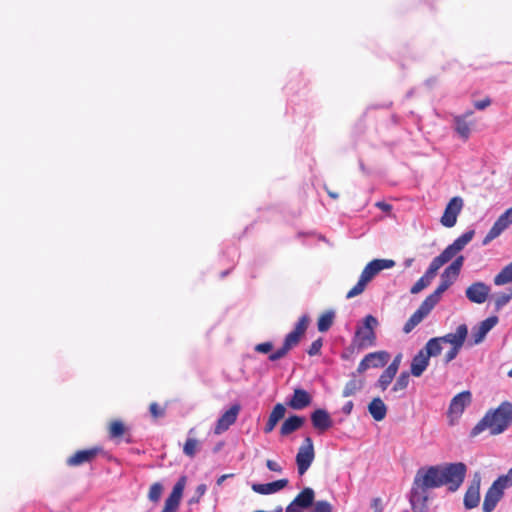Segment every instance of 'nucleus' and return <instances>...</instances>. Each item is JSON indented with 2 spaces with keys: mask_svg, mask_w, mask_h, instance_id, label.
Masks as SVG:
<instances>
[{
  "mask_svg": "<svg viewBox=\"0 0 512 512\" xmlns=\"http://www.w3.org/2000/svg\"><path fill=\"white\" fill-rule=\"evenodd\" d=\"M466 471V465L461 462L436 465L419 469L414 479L427 490L449 485V490L454 492L463 483Z\"/></svg>",
  "mask_w": 512,
  "mask_h": 512,
  "instance_id": "nucleus-1",
  "label": "nucleus"
},
{
  "mask_svg": "<svg viewBox=\"0 0 512 512\" xmlns=\"http://www.w3.org/2000/svg\"><path fill=\"white\" fill-rule=\"evenodd\" d=\"M512 424V403L502 402L496 409H490L484 417L473 427L470 435L475 437L488 429L491 435H499Z\"/></svg>",
  "mask_w": 512,
  "mask_h": 512,
  "instance_id": "nucleus-2",
  "label": "nucleus"
},
{
  "mask_svg": "<svg viewBox=\"0 0 512 512\" xmlns=\"http://www.w3.org/2000/svg\"><path fill=\"white\" fill-rule=\"evenodd\" d=\"M395 266V261L391 259H374L370 261L363 269L356 285L348 291V299L360 295L366 288V285L382 270L390 269Z\"/></svg>",
  "mask_w": 512,
  "mask_h": 512,
  "instance_id": "nucleus-3",
  "label": "nucleus"
},
{
  "mask_svg": "<svg viewBox=\"0 0 512 512\" xmlns=\"http://www.w3.org/2000/svg\"><path fill=\"white\" fill-rule=\"evenodd\" d=\"M512 486V467L505 475L499 476L485 494L483 512H492L504 494V490Z\"/></svg>",
  "mask_w": 512,
  "mask_h": 512,
  "instance_id": "nucleus-4",
  "label": "nucleus"
},
{
  "mask_svg": "<svg viewBox=\"0 0 512 512\" xmlns=\"http://www.w3.org/2000/svg\"><path fill=\"white\" fill-rule=\"evenodd\" d=\"M378 320L373 315H367L363 320V325L356 329L353 339V346L362 350L375 345V328Z\"/></svg>",
  "mask_w": 512,
  "mask_h": 512,
  "instance_id": "nucleus-5",
  "label": "nucleus"
},
{
  "mask_svg": "<svg viewBox=\"0 0 512 512\" xmlns=\"http://www.w3.org/2000/svg\"><path fill=\"white\" fill-rule=\"evenodd\" d=\"M315 457L313 441L310 437H306L303 444L299 447L296 455V464L299 475H303L311 466Z\"/></svg>",
  "mask_w": 512,
  "mask_h": 512,
  "instance_id": "nucleus-6",
  "label": "nucleus"
},
{
  "mask_svg": "<svg viewBox=\"0 0 512 512\" xmlns=\"http://www.w3.org/2000/svg\"><path fill=\"white\" fill-rule=\"evenodd\" d=\"M409 501L414 512H426L428 510V490L414 479L410 491Z\"/></svg>",
  "mask_w": 512,
  "mask_h": 512,
  "instance_id": "nucleus-7",
  "label": "nucleus"
},
{
  "mask_svg": "<svg viewBox=\"0 0 512 512\" xmlns=\"http://www.w3.org/2000/svg\"><path fill=\"white\" fill-rule=\"evenodd\" d=\"M512 224V207L499 216L487 235L484 237L482 244L488 245L492 240L501 235Z\"/></svg>",
  "mask_w": 512,
  "mask_h": 512,
  "instance_id": "nucleus-8",
  "label": "nucleus"
},
{
  "mask_svg": "<svg viewBox=\"0 0 512 512\" xmlns=\"http://www.w3.org/2000/svg\"><path fill=\"white\" fill-rule=\"evenodd\" d=\"M512 224V207L499 216L487 235L484 237L482 244L488 245L492 240L501 235Z\"/></svg>",
  "mask_w": 512,
  "mask_h": 512,
  "instance_id": "nucleus-9",
  "label": "nucleus"
},
{
  "mask_svg": "<svg viewBox=\"0 0 512 512\" xmlns=\"http://www.w3.org/2000/svg\"><path fill=\"white\" fill-rule=\"evenodd\" d=\"M512 224V207L499 216L487 235L484 237L482 244L488 245L492 240L501 235Z\"/></svg>",
  "mask_w": 512,
  "mask_h": 512,
  "instance_id": "nucleus-10",
  "label": "nucleus"
},
{
  "mask_svg": "<svg viewBox=\"0 0 512 512\" xmlns=\"http://www.w3.org/2000/svg\"><path fill=\"white\" fill-rule=\"evenodd\" d=\"M512 224V207L499 216L487 235L484 237L482 244L488 245L492 240L501 235Z\"/></svg>",
  "mask_w": 512,
  "mask_h": 512,
  "instance_id": "nucleus-11",
  "label": "nucleus"
},
{
  "mask_svg": "<svg viewBox=\"0 0 512 512\" xmlns=\"http://www.w3.org/2000/svg\"><path fill=\"white\" fill-rule=\"evenodd\" d=\"M463 207V200L461 197H453L447 204L444 213L441 217V224L444 227L451 228L457 222V217Z\"/></svg>",
  "mask_w": 512,
  "mask_h": 512,
  "instance_id": "nucleus-12",
  "label": "nucleus"
},
{
  "mask_svg": "<svg viewBox=\"0 0 512 512\" xmlns=\"http://www.w3.org/2000/svg\"><path fill=\"white\" fill-rule=\"evenodd\" d=\"M390 355L385 351L367 354L359 363L357 373H363L369 368H380L387 364Z\"/></svg>",
  "mask_w": 512,
  "mask_h": 512,
  "instance_id": "nucleus-13",
  "label": "nucleus"
},
{
  "mask_svg": "<svg viewBox=\"0 0 512 512\" xmlns=\"http://www.w3.org/2000/svg\"><path fill=\"white\" fill-rule=\"evenodd\" d=\"M498 323V317L491 316L474 326L471 330L470 345L482 343L489 331Z\"/></svg>",
  "mask_w": 512,
  "mask_h": 512,
  "instance_id": "nucleus-14",
  "label": "nucleus"
},
{
  "mask_svg": "<svg viewBox=\"0 0 512 512\" xmlns=\"http://www.w3.org/2000/svg\"><path fill=\"white\" fill-rule=\"evenodd\" d=\"M472 114L473 111L470 110L462 115H456L453 117L454 129L459 137L465 141L470 137L471 131L475 126V121L467 120Z\"/></svg>",
  "mask_w": 512,
  "mask_h": 512,
  "instance_id": "nucleus-15",
  "label": "nucleus"
},
{
  "mask_svg": "<svg viewBox=\"0 0 512 512\" xmlns=\"http://www.w3.org/2000/svg\"><path fill=\"white\" fill-rule=\"evenodd\" d=\"M490 293V287L483 282H475L471 284L465 291L469 301L477 304L484 303Z\"/></svg>",
  "mask_w": 512,
  "mask_h": 512,
  "instance_id": "nucleus-16",
  "label": "nucleus"
},
{
  "mask_svg": "<svg viewBox=\"0 0 512 512\" xmlns=\"http://www.w3.org/2000/svg\"><path fill=\"white\" fill-rule=\"evenodd\" d=\"M240 412L238 404L232 405L218 420L214 428V433L220 435L224 433L229 427L235 423L237 416Z\"/></svg>",
  "mask_w": 512,
  "mask_h": 512,
  "instance_id": "nucleus-17",
  "label": "nucleus"
},
{
  "mask_svg": "<svg viewBox=\"0 0 512 512\" xmlns=\"http://www.w3.org/2000/svg\"><path fill=\"white\" fill-rule=\"evenodd\" d=\"M474 234V230L465 232L456 240H454L452 244L447 246L442 253L448 258L449 261L452 260L455 255L463 250L464 247L473 239Z\"/></svg>",
  "mask_w": 512,
  "mask_h": 512,
  "instance_id": "nucleus-18",
  "label": "nucleus"
},
{
  "mask_svg": "<svg viewBox=\"0 0 512 512\" xmlns=\"http://www.w3.org/2000/svg\"><path fill=\"white\" fill-rule=\"evenodd\" d=\"M474 234V230L465 232L456 240H454L452 244L447 246L442 253L448 258L449 261L452 260L455 255L463 250L464 247L473 239Z\"/></svg>",
  "mask_w": 512,
  "mask_h": 512,
  "instance_id": "nucleus-19",
  "label": "nucleus"
},
{
  "mask_svg": "<svg viewBox=\"0 0 512 512\" xmlns=\"http://www.w3.org/2000/svg\"><path fill=\"white\" fill-rule=\"evenodd\" d=\"M312 402V396L302 388H295L292 396L288 399L287 405L294 410H303Z\"/></svg>",
  "mask_w": 512,
  "mask_h": 512,
  "instance_id": "nucleus-20",
  "label": "nucleus"
},
{
  "mask_svg": "<svg viewBox=\"0 0 512 512\" xmlns=\"http://www.w3.org/2000/svg\"><path fill=\"white\" fill-rule=\"evenodd\" d=\"M185 486V479L181 478L173 487V490L169 497L165 501L162 512H175L180 504V500L183 494Z\"/></svg>",
  "mask_w": 512,
  "mask_h": 512,
  "instance_id": "nucleus-21",
  "label": "nucleus"
},
{
  "mask_svg": "<svg viewBox=\"0 0 512 512\" xmlns=\"http://www.w3.org/2000/svg\"><path fill=\"white\" fill-rule=\"evenodd\" d=\"M467 336L468 327L466 324H461L456 328L455 332L441 336L440 339L442 343L450 344L451 347L462 348Z\"/></svg>",
  "mask_w": 512,
  "mask_h": 512,
  "instance_id": "nucleus-22",
  "label": "nucleus"
},
{
  "mask_svg": "<svg viewBox=\"0 0 512 512\" xmlns=\"http://www.w3.org/2000/svg\"><path fill=\"white\" fill-rule=\"evenodd\" d=\"M480 502V477L476 476L464 495V506L471 510L476 508Z\"/></svg>",
  "mask_w": 512,
  "mask_h": 512,
  "instance_id": "nucleus-23",
  "label": "nucleus"
},
{
  "mask_svg": "<svg viewBox=\"0 0 512 512\" xmlns=\"http://www.w3.org/2000/svg\"><path fill=\"white\" fill-rule=\"evenodd\" d=\"M471 393L463 391L454 396L450 402L449 414L450 416L459 417L464 409L471 403Z\"/></svg>",
  "mask_w": 512,
  "mask_h": 512,
  "instance_id": "nucleus-24",
  "label": "nucleus"
},
{
  "mask_svg": "<svg viewBox=\"0 0 512 512\" xmlns=\"http://www.w3.org/2000/svg\"><path fill=\"white\" fill-rule=\"evenodd\" d=\"M311 422L315 429L324 432L332 427L333 421L324 409H317L311 414Z\"/></svg>",
  "mask_w": 512,
  "mask_h": 512,
  "instance_id": "nucleus-25",
  "label": "nucleus"
},
{
  "mask_svg": "<svg viewBox=\"0 0 512 512\" xmlns=\"http://www.w3.org/2000/svg\"><path fill=\"white\" fill-rule=\"evenodd\" d=\"M288 485L287 479H280L271 483H253L251 488L254 492L262 495L274 494L282 489H284Z\"/></svg>",
  "mask_w": 512,
  "mask_h": 512,
  "instance_id": "nucleus-26",
  "label": "nucleus"
},
{
  "mask_svg": "<svg viewBox=\"0 0 512 512\" xmlns=\"http://www.w3.org/2000/svg\"><path fill=\"white\" fill-rule=\"evenodd\" d=\"M98 452L99 449L97 448L77 451L74 455L67 459V465L79 466L84 463L90 462L92 459L96 457Z\"/></svg>",
  "mask_w": 512,
  "mask_h": 512,
  "instance_id": "nucleus-27",
  "label": "nucleus"
},
{
  "mask_svg": "<svg viewBox=\"0 0 512 512\" xmlns=\"http://www.w3.org/2000/svg\"><path fill=\"white\" fill-rule=\"evenodd\" d=\"M464 263V256H458L441 274V278L448 280L451 284L457 279Z\"/></svg>",
  "mask_w": 512,
  "mask_h": 512,
  "instance_id": "nucleus-28",
  "label": "nucleus"
},
{
  "mask_svg": "<svg viewBox=\"0 0 512 512\" xmlns=\"http://www.w3.org/2000/svg\"><path fill=\"white\" fill-rule=\"evenodd\" d=\"M368 411L375 421H382L387 414V407L379 397L373 398L368 405Z\"/></svg>",
  "mask_w": 512,
  "mask_h": 512,
  "instance_id": "nucleus-29",
  "label": "nucleus"
},
{
  "mask_svg": "<svg viewBox=\"0 0 512 512\" xmlns=\"http://www.w3.org/2000/svg\"><path fill=\"white\" fill-rule=\"evenodd\" d=\"M429 359L422 350H420L413 358L411 363V374L420 377L429 365Z\"/></svg>",
  "mask_w": 512,
  "mask_h": 512,
  "instance_id": "nucleus-30",
  "label": "nucleus"
},
{
  "mask_svg": "<svg viewBox=\"0 0 512 512\" xmlns=\"http://www.w3.org/2000/svg\"><path fill=\"white\" fill-rule=\"evenodd\" d=\"M286 409L283 404H276L271 411L268 421L264 427L265 433H270L275 428L276 424L279 420H281L285 415Z\"/></svg>",
  "mask_w": 512,
  "mask_h": 512,
  "instance_id": "nucleus-31",
  "label": "nucleus"
},
{
  "mask_svg": "<svg viewBox=\"0 0 512 512\" xmlns=\"http://www.w3.org/2000/svg\"><path fill=\"white\" fill-rule=\"evenodd\" d=\"M448 262V258L443 253H441L439 256L435 257L432 260L427 271L422 277L426 279L429 283H431L433 278L436 276L438 270Z\"/></svg>",
  "mask_w": 512,
  "mask_h": 512,
  "instance_id": "nucleus-32",
  "label": "nucleus"
},
{
  "mask_svg": "<svg viewBox=\"0 0 512 512\" xmlns=\"http://www.w3.org/2000/svg\"><path fill=\"white\" fill-rule=\"evenodd\" d=\"M314 498V490L310 487H306L294 498L292 502L303 509H307L313 505Z\"/></svg>",
  "mask_w": 512,
  "mask_h": 512,
  "instance_id": "nucleus-33",
  "label": "nucleus"
},
{
  "mask_svg": "<svg viewBox=\"0 0 512 512\" xmlns=\"http://www.w3.org/2000/svg\"><path fill=\"white\" fill-rule=\"evenodd\" d=\"M303 424V417L297 415L290 416L283 422L280 432L283 436H287L292 432L298 430Z\"/></svg>",
  "mask_w": 512,
  "mask_h": 512,
  "instance_id": "nucleus-34",
  "label": "nucleus"
},
{
  "mask_svg": "<svg viewBox=\"0 0 512 512\" xmlns=\"http://www.w3.org/2000/svg\"><path fill=\"white\" fill-rule=\"evenodd\" d=\"M352 378L346 383L342 395L343 397H350L361 391L364 386V380L357 378L356 374L353 373Z\"/></svg>",
  "mask_w": 512,
  "mask_h": 512,
  "instance_id": "nucleus-35",
  "label": "nucleus"
},
{
  "mask_svg": "<svg viewBox=\"0 0 512 512\" xmlns=\"http://www.w3.org/2000/svg\"><path fill=\"white\" fill-rule=\"evenodd\" d=\"M421 350L428 358L438 356L442 351V341L440 337H435L428 340V342Z\"/></svg>",
  "mask_w": 512,
  "mask_h": 512,
  "instance_id": "nucleus-36",
  "label": "nucleus"
},
{
  "mask_svg": "<svg viewBox=\"0 0 512 512\" xmlns=\"http://www.w3.org/2000/svg\"><path fill=\"white\" fill-rule=\"evenodd\" d=\"M512 282V262L506 265L494 278V284L502 286Z\"/></svg>",
  "mask_w": 512,
  "mask_h": 512,
  "instance_id": "nucleus-37",
  "label": "nucleus"
},
{
  "mask_svg": "<svg viewBox=\"0 0 512 512\" xmlns=\"http://www.w3.org/2000/svg\"><path fill=\"white\" fill-rule=\"evenodd\" d=\"M396 373L389 369H385L380 375L379 379L376 382V387L380 388L382 391H385L388 386L392 383Z\"/></svg>",
  "mask_w": 512,
  "mask_h": 512,
  "instance_id": "nucleus-38",
  "label": "nucleus"
},
{
  "mask_svg": "<svg viewBox=\"0 0 512 512\" xmlns=\"http://www.w3.org/2000/svg\"><path fill=\"white\" fill-rule=\"evenodd\" d=\"M334 312L328 311L320 316L318 319L317 327L320 332H326L333 324Z\"/></svg>",
  "mask_w": 512,
  "mask_h": 512,
  "instance_id": "nucleus-39",
  "label": "nucleus"
},
{
  "mask_svg": "<svg viewBox=\"0 0 512 512\" xmlns=\"http://www.w3.org/2000/svg\"><path fill=\"white\" fill-rule=\"evenodd\" d=\"M410 375L408 372H402L396 379L390 393H398L404 391L409 384Z\"/></svg>",
  "mask_w": 512,
  "mask_h": 512,
  "instance_id": "nucleus-40",
  "label": "nucleus"
},
{
  "mask_svg": "<svg viewBox=\"0 0 512 512\" xmlns=\"http://www.w3.org/2000/svg\"><path fill=\"white\" fill-rule=\"evenodd\" d=\"M512 298V287H509L506 292L499 293L493 295L495 308L496 310H500L502 307H504L506 304L509 303V301Z\"/></svg>",
  "mask_w": 512,
  "mask_h": 512,
  "instance_id": "nucleus-41",
  "label": "nucleus"
},
{
  "mask_svg": "<svg viewBox=\"0 0 512 512\" xmlns=\"http://www.w3.org/2000/svg\"><path fill=\"white\" fill-rule=\"evenodd\" d=\"M437 303L438 301L435 300L431 295H429L425 298V300L421 303V305L416 311L425 318L437 305Z\"/></svg>",
  "mask_w": 512,
  "mask_h": 512,
  "instance_id": "nucleus-42",
  "label": "nucleus"
},
{
  "mask_svg": "<svg viewBox=\"0 0 512 512\" xmlns=\"http://www.w3.org/2000/svg\"><path fill=\"white\" fill-rule=\"evenodd\" d=\"M423 319L424 317L420 313L415 311L405 323L403 327L404 333H410Z\"/></svg>",
  "mask_w": 512,
  "mask_h": 512,
  "instance_id": "nucleus-43",
  "label": "nucleus"
},
{
  "mask_svg": "<svg viewBox=\"0 0 512 512\" xmlns=\"http://www.w3.org/2000/svg\"><path fill=\"white\" fill-rule=\"evenodd\" d=\"M199 442L194 438H188L184 444L183 452L189 457H194L198 450Z\"/></svg>",
  "mask_w": 512,
  "mask_h": 512,
  "instance_id": "nucleus-44",
  "label": "nucleus"
},
{
  "mask_svg": "<svg viewBox=\"0 0 512 512\" xmlns=\"http://www.w3.org/2000/svg\"><path fill=\"white\" fill-rule=\"evenodd\" d=\"M125 427L121 421H113L109 427V434L111 438H117L124 434Z\"/></svg>",
  "mask_w": 512,
  "mask_h": 512,
  "instance_id": "nucleus-45",
  "label": "nucleus"
},
{
  "mask_svg": "<svg viewBox=\"0 0 512 512\" xmlns=\"http://www.w3.org/2000/svg\"><path fill=\"white\" fill-rule=\"evenodd\" d=\"M310 512H332V505L325 500L313 502Z\"/></svg>",
  "mask_w": 512,
  "mask_h": 512,
  "instance_id": "nucleus-46",
  "label": "nucleus"
},
{
  "mask_svg": "<svg viewBox=\"0 0 512 512\" xmlns=\"http://www.w3.org/2000/svg\"><path fill=\"white\" fill-rule=\"evenodd\" d=\"M300 335L298 332H295L294 330L291 331L284 340V345L291 350L294 346H296L300 340Z\"/></svg>",
  "mask_w": 512,
  "mask_h": 512,
  "instance_id": "nucleus-47",
  "label": "nucleus"
},
{
  "mask_svg": "<svg viewBox=\"0 0 512 512\" xmlns=\"http://www.w3.org/2000/svg\"><path fill=\"white\" fill-rule=\"evenodd\" d=\"M163 487L160 483H154L149 490L148 497L151 501L157 502L162 494Z\"/></svg>",
  "mask_w": 512,
  "mask_h": 512,
  "instance_id": "nucleus-48",
  "label": "nucleus"
},
{
  "mask_svg": "<svg viewBox=\"0 0 512 512\" xmlns=\"http://www.w3.org/2000/svg\"><path fill=\"white\" fill-rule=\"evenodd\" d=\"M430 285V283L424 279L423 277H421L412 287H411V290L410 292L412 294H418L419 292H421L422 290H424L426 287H428Z\"/></svg>",
  "mask_w": 512,
  "mask_h": 512,
  "instance_id": "nucleus-49",
  "label": "nucleus"
},
{
  "mask_svg": "<svg viewBox=\"0 0 512 512\" xmlns=\"http://www.w3.org/2000/svg\"><path fill=\"white\" fill-rule=\"evenodd\" d=\"M309 323V318L307 316H302L297 322L294 331L298 332L300 335H303L307 329Z\"/></svg>",
  "mask_w": 512,
  "mask_h": 512,
  "instance_id": "nucleus-50",
  "label": "nucleus"
},
{
  "mask_svg": "<svg viewBox=\"0 0 512 512\" xmlns=\"http://www.w3.org/2000/svg\"><path fill=\"white\" fill-rule=\"evenodd\" d=\"M290 350L283 344V346L276 350L275 352H273L272 354H270L269 356V359L271 361H276V360H279L283 357L286 356V354L289 352Z\"/></svg>",
  "mask_w": 512,
  "mask_h": 512,
  "instance_id": "nucleus-51",
  "label": "nucleus"
},
{
  "mask_svg": "<svg viewBox=\"0 0 512 512\" xmlns=\"http://www.w3.org/2000/svg\"><path fill=\"white\" fill-rule=\"evenodd\" d=\"M207 486L205 484H200L197 486L195 490V495L191 498L190 502H198L199 499L206 493Z\"/></svg>",
  "mask_w": 512,
  "mask_h": 512,
  "instance_id": "nucleus-52",
  "label": "nucleus"
},
{
  "mask_svg": "<svg viewBox=\"0 0 512 512\" xmlns=\"http://www.w3.org/2000/svg\"><path fill=\"white\" fill-rule=\"evenodd\" d=\"M321 347H322V340L321 339H317V340L313 341L312 344L310 345L309 349H308V354L310 356L317 355L320 352Z\"/></svg>",
  "mask_w": 512,
  "mask_h": 512,
  "instance_id": "nucleus-53",
  "label": "nucleus"
},
{
  "mask_svg": "<svg viewBox=\"0 0 512 512\" xmlns=\"http://www.w3.org/2000/svg\"><path fill=\"white\" fill-rule=\"evenodd\" d=\"M461 348L451 347L450 350L445 354L444 361L446 364L454 360L459 354Z\"/></svg>",
  "mask_w": 512,
  "mask_h": 512,
  "instance_id": "nucleus-54",
  "label": "nucleus"
},
{
  "mask_svg": "<svg viewBox=\"0 0 512 512\" xmlns=\"http://www.w3.org/2000/svg\"><path fill=\"white\" fill-rule=\"evenodd\" d=\"M150 413L154 418L164 416V409L160 408L157 403L150 404Z\"/></svg>",
  "mask_w": 512,
  "mask_h": 512,
  "instance_id": "nucleus-55",
  "label": "nucleus"
},
{
  "mask_svg": "<svg viewBox=\"0 0 512 512\" xmlns=\"http://www.w3.org/2000/svg\"><path fill=\"white\" fill-rule=\"evenodd\" d=\"M273 344L271 342H264L255 346V351L259 353H268L272 350Z\"/></svg>",
  "mask_w": 512,
  "mask_h": 512,
  "instance_id": "nucleus-56",
  "label": "nucleus"
},
{
  "mask_svg": "<svg viewBox=\"0 0 512 512\" xmlns=\"http://www.w3.org/2000/svg\"><path fill=\"white\" fill-rule=\"evenodd\" d=\"M266 466L270 471L277 472V473L282 472V467L274 460L268 459L266 461Z\"/></svg>",
  "mask_w": 512,
  "mask_h": 512,
  "instance_id": "nucleus-57",
  "label": "nucleus"
},
{
  "mask_svg": "<svg viewBox=\"0 0 512 512\" xmlns=\"http://www.w3.org/2000/svg\"><path fill=\"white\" fill-rule=\"evenodd\" d=\"M401 358H402V356H401L400 354H399V355H397V356L393 359V361L390 363V365L387 367V369H389V370H391V369H392V371H393V372H395V373L397 374L398 369H399V366H400V363H401Z\"/></svg>",
  "mask_w": 512,
  "mask_h": 512,
  "instance_id": "nucleus-58",
  "label": "nucleus"
},
{
  "mask_svg": "<svg viewBox=\"0 0 512 512\" xmlns=\"http://www.w3.org/2000/svg\"><path fill=\"white\" fill-rule=\"evenodd\" d=\"M447 290L446 287H444L443 285L439 284V286L436 288V290L430 294L435 300H437L438 302L440 301L441 299V296L442 294Z\"/></svg>",
  "mask_w": 512,
  "mask_h": 512,
  "instance_id": "nucleus-59",
  "label": "nucleus"
},
{
  "mask_svg": "<svg viewBox=\"0 0 512 512\" xmlns=\"http://www.w3.org/2000/svg\"><path fill=\"white\" fill-rule=\"evenodd\" d=\"M491 104V100L489 98H485L483 100H480V101H476L474 103V106L476 109L478 110H484L485 108H487L489 105Z\"/></svg>",
  "mask_w": 512,
  "mask_h": 512,
  "instance_id": "nucleus-60",
  "label": "nucleus"
},
{
  "mask_svg": "<svg viewBox=\"0 0 512 512\" xmlns=\"http://www.w3.org/2000/svg\"><path fill=\"white\" fill-rule=\"evenodd\" d=\"M302 509L300 506L294 504V502H291L287 507L285 512H302Z\"/></svg>",
  "mask_w": 512,
  "mask_h": 512,
  "instance_id": "nucleus-61",
  "label": "nucleus"
},
{
  "mask_svg": "<svg viewBox=\"0 0 512 512\" xmlns=\"http://www.w3.org/2000/svg\"><path fill=\"white\" fill-rule=\"evenodd\" d=\"M375 205H376V207H378L379 209H381L382 211H385V212H389L392 209V206L385 202H377Z\"/></svg>",
  "mask_w": 512,
  "mask_h": 512,
  "instance_id": "nucleus-62",
  "label": "nucleus"
},
{
  "mask_svg": "<svg viewBox=\"0 0 512 512\" xmlns=\"http://www.w3.org/2000/svg\"><path fill=\"white\" fill-rule=\"evenodd\" d=\"M353 402L352 401H348L343 407H342V412L346 415H349L353 409Z\"/></svg>",
  "mask_w": 512,
  "mask_h": 512,
  "instance_id": "nucleus-63",
  "label": "nucleus"
},
{
  "mask_svg": "<svg viewBox=\"0 0 512 512\" xmlns=\"http://www.w3.org/2000/svg\"><path fill=\"white\" fill-rule=\"evenodd\" d=\"M233 476H234V474H232V473H231V474H224V475H221V476L217 479V485H219V486H220V485H222V484H223V482H225V480H226V479L231 478V477H233Z\"/></svg>",
  "mask_w": 512,
  "mask_h": 512,
  "instance_id": "nucleus-64",
  "label": "nucleus"
}]
</instances>
